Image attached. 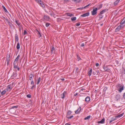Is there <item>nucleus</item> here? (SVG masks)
Segmentation results:
<instances>
[{"mask_svg": "<svg viewBox=\"0 0 125 125\" xmlns=\"http://www.w3.org/2000/svg\"><path fill=\"white\" fill-rule=\"evenodd\" d=\"M116 87L118 90L120 92H121L124 90V86L122 84H118Z\"/></svg>", "mask_w": 125, "mask_h": 125, "instance_id": "1", "label": "nucleus"}, {"mask_svg": "<svg viewBox=\"0 0 125 125\" xmlns=\"http://www.w3.org/2000/svg\"><path fill=\"white\" fill-rule=\"evenodd\" d=\"M97 10V9L96 8L93 9V11H92V15H94L96 13Z\"/></svg>", "mask_w": 125, "mask_h": 125, "instance_id": "2", "label": "nucleus"}, {"mask_svg": "<svg viewBox=\"0 0 125 125\" xmlns=\"http://www.w3.org/2000/svg\"><path fill=\"white\" fill-rule=\"evenodd\" d=\"M14 68L15 69H17L18 70L19 69V68L18 67V63H13Z\"/></svg>", "mask_w": 125, "mask_h": 125, "instance_id": "3", "label": "nucleus"}, {"mask_svg": "<svg viewBox=\"0 0 125 125\" xmlns=\"http://www.w3.org/2000/svg\"><path fill=\"white\" fill-rule=\"evenodd\" d=\"M121 29V27L120 26H118L115 29V32H117L119 31Z\"/></svg>", "mask_w": 125, "mask_h": 125, "instance_id": "4", "label": "nucleus"}, {"mask_svg": "<svg viewBox=\"0 0 125 125\" xmlns=\"http://www.w3.org/2000/svg\"><path fill=\"white\" fill-rule=\"evenodd\" d=\"M18 107V105L13 106L10 108V110L12 111L13 109L14 111H15L17 110V109Z\"/></svg>", "mask_w": 125, "mask_h": 125, "instance_id": "5", "label": "nucleus"}, {"mask_svg": "<svg viewBox=\"0 0 125 125\" xmlns=\"http://www.w3.org/2000/svg\"><path fill=\"white\" fill-rule=\"evenodd\" d=\"M105 119L104 118H103L100 121H98L97 122L98 124H104V123Z\"/></svg>", "mask_w": 125, "mask_h": 125, "instance_id": "6", "label": "nucleus"}, {"mask_svg": "<svg viewBox=\"0 0 125 125\" xmlns=\"http://www.w3.org/2000/svg\"><path fill=\"white\" fill-rule=\"evenodd\" d=\"M20 57V55H19L15 59L14 62L18 63V61Z\"/></svg>", "mask_w": 125, "mask_h": 125, "instance_id": "7", "label": "nucleus"}, {"mask_svg": "<svg viewBox=\"0 0 125 125\" xmlns=\"http://www.w3.org/2000/svg\"><path fill=\"white\" fill-rule=\"evenodd\" d=\"M116 116L114 117L111 118V120L110 121V123H111L113 121H115L116 120Z\"/></svg>", "mask_w": 125, "mask_h": 125, "instance_id": "8", "label": "nucleus"}, {"mask_svg": "<svg viewBox=\"0 0 125 125\" xmlns=\"http://www.w3.org/2000/svg\"><path fill=\"white\" fill-rule=\"evenodd\" d=\"M66 92L65 91H64L63 93L61 95V98L62 99H63L65 97V94H66Z\"/></svg>", "mask_w": 125, "mask_h": 125, "instance_id": "9", "label": "nucleus"}, {"mask_svg": "<svg viewBox=\"0 0 125 125\" xmlns=\"http://www.w3.org/2000/svg\"><path fill=\"white\" fill-rule=\"evenodd\" d=\"M89 14V12H87V13L83 14L81 15V16L83 17H85L88 16Z\"/></svg>", "mask_w": 125, "mask_h": 125, "instance_id": "10", "label": "nucleus"}, {"mask_svg": "<svg viewBox=\"0 0 125 125\" xmlns=\"http://www.w3.org/2000/svg\"><path fill=\"white\" fill-rule=\"evenodd\" d=\"M90 97L87 96L85 98V101L86 102H88L90 101Z\"/></svg>", "mask_w": 125, "mask_h": 125, "instance_id": "11", "label": "nucleus"}, {"mask_svg": "<svg viewBox=\"0 0 125 125\" xmlns=\"http://www.w3.org/2000/svg\"><path fill=\"white\" fill-rule=\"evenodd\" d=\"M44 19L46 20H48L50 19V17L48 16L45 15L44 16Z\"/></svg>", "mask_w": 125, "mask_h": 125, "instance_id": "12", "label": "nucleus"}, {"mask_svg": "<svg viewBox=\"0 0 125 125\" xmlns=\"http://www.w3.org/2000/svg\"><path fill=\"white\" fill-rule=\"evenodd\" d=\"M81 107H80L79 108H78L77 110L75 111V113L76 114H78L81 111Z\"/></svg>", "mask_w": 125, "mask_h": 125, "instance_id": "13", "label": "nucleus"}, {"mask_svg": "<svg viewBox=\"0 0 125 125\" xmlns=\"http://www.w3.org/2000/svg\"><path fill=\"white\" fill-rule=\"evenodd\" d=\"M103 68L105 71H108L109 70V69L108 67L105 65H104L103 66Z\"/></svg>", "mask_w": 125, "mask_h": 125, "instance_id": "14", "label": "nucleus"}, {"mask_svg": "<svg viewBox=\"0 0 125 125\" xmlns=\"http://www.w3.org/2000/svg\"><path fill=\"white\" fill-rule=\"evenodd\" d=\"M120 0H116L114 3V5L116 6L118 4Z\"/></svg>", "mask_w": 125, "mask_h": 125, "instance_id": "15", "label": "nucleus"}, {"mask_svg": "<svg viewBox=\"0 0 125 125\" xmlns=\"http://www.w3.org/2000/svg\"><path fill=\"white\" fill-rule=\"evenodd\" d=\"M11 88V85H8L6 88L7 90V91L10 90Z\"/></svg>", "mask_w": 125, "mask_h": 125, "instance_id": "16", "label": "nucleus"}, {"mask_svg": "<svg viewBox=\"0 0 125 125\" xmlns=\"http://www.w3.org/2000/svg\"><path fill=\"white\" fill-rule=\"evenodd\" d=\"M124 114V113H123L121 114L117 115V116H116V118H120Z\"/></svg>", "mask_w": 125, "mask_h": 125, "instance_id": "17", "label": "nucleus"}, {"mask_svg": "<svg viewBox=\"0 0 125 125\" xmlns=\"http://www.w3.org/2000/svg\"><path fill=\"white\" fill-rule=\"evenodd\" d=\"M92 69H91L88 72V75L89 76H90L92 74Z\"/></svg>", "mask_w": 125, "mask_h": 125, "instance_id": "18", "label": "nucleus"}, {"mask_svg": "<svg viewBox=\"0 0 125 125\" xmlns=\"http://www.w3.org/2000/svg\"><path fill=\"white\" fill-rule=\"evenodd\" d=\"M76 19V17H72L71 18V20L72 21H75Z\"/></svg>", "mask_w": 125, "mask_h": 125, "instance_id": "19", "label": "nucleus"}, {"mask_svg": "<svg viewBox=\"0 0 125 125\" xmlns=\"http://www.w3.org/2000/svg\"><path fill=\"white\" fill-rule=\"evenodd\" d=\"M106 10L104 9V10H103L102 11H101L100 12V14H102L104 13L106 11Z\"/></svg>", "mask_w": 125, "mask_h": 125, "instance_id": "20", "label": "nucleus"}, {"mask_svg": "<svg viewBox=\"0 0 125 125\" xmlns=\"http://www.w3.org/2000/svg\"><path fill=\"white\" fill-rule=\"evenodd\" d=\"M17 48L18 49H19L20 48V43L19 42H18L16 46Z\"/></svg>", "mask_w": 125, "mask_h": 125, "instance_id": "21", "label": "nucleus"}, {"mask_svg": "<svg viewBox=\"0 0 125 125\" xmlns=\"http://www.w3.org/2000/svg\"><path fill=\"white\" fill-rule=\"evenodd\" d=\"M33 76V75L32 73H31L29 75V79L31 80L32 79V77Z\"/></svg>", "mask_w": 125, "mask_h": 125, "instance_id": "22", "label": "nucleus"}, {"mask_svg": "<svg viewBox=\"0 0 125 125\" xmlns=\"http://www.w3.org/2000/svg\"><path fill=\"white\" fill-rule=\"evenodd\" d=\"M91 116L90 115L86 117L84 119L85 120L89 119L90 117Z\"/></svg>", "mask_w": 125, "mask_h": 125, "instance_id": "23", "label": "nucleus"}, {"mask_svg": "<svg viewBox=\"0 0 125 125\" xmlns=\"http://www.w3.org/2000/svg\"><path fill=\"white\" fill-rule=\"evenodd\" d=\"M2 8L3 9V10L5 12H7V10H6V8H5V7L4 6H2Z\"/></svg>", "mask_w": 125, "mask_h": 125, "instance_id": "24", "label": "nucleus"}, {"mask_svg": "<svg viewBox=\"0 0 125 125\" xmlns=\"http://www.w3.org/2000/svg\"><path fill=\"white\" fill-rule=\"evenodd\" d=\"M66 14L67 16L70 17L72 16L73 15L72 14L70 13H66Z\"/></svg>", "mask_w": 125, "mask_h": 125, "instance_id": "25", "label": "nucleus"}, {"mask_svg": "<svg viewBox=\"0 0 125 125\" xmlns=\"http://www.w3.org/2000/svg\"><path fill=\"white\" fill-rule=\"evenodd\" d=\"M55 50V48L54 47H52L51 49V52L52 53L53 52V53H54V51Z\"/></svg>", "mask_w": 125, "mask_h": 125, "instance_id": "26", "label": "nucleus"}, {"mask_svg": "<svg viewBox=\"0 0 125 125\" xmlns=\"http://www.w3.org/2000/svg\"><path fill=\"white\" fill-rule=\"evenodd\" d=\"M71 113L72 112L71 111L69 110L68 111V112L67 116H68V115H70L71 114Z\"/></svg>", "mask_w": 125, "mask_h": 125, "instance_id": "27", "label": "nucleus"}, {"mask_svg": "<svg viewBox=\"0 0 125 125\" xmlns=\"http://www.w3.org/2000/svg\"><path fill=\"white\" fill-rule=\"evenodd\" d=\"M40 80H41V78L40 77H39L38 78V80H37V84H39V83L40 82Z\"/></svg>", "mask_w": 125, "mask_h": 125, "instance_id": "28", "label": "nucleus"}, {"mask_svg": "<svg viewBox=\"0 0 125 125\" xmlns=\"http://www.w3.org/2000/svg\"><path fill=\"white\" fill-rule=\"evenodd\" d=\"M124 20L120 22V24L121 25H123L125 23V21L124 20Z\"/></svg>", "mask_w": 125, "mask_h": 125, "instance_id": "29", "label": "nucleus"}, {"mask_svg": "<svg viewBox=\"0 0 125 125\" xmlns=\"http://www.w3.org/2000/svg\"><path fill=\"white\" fill-rule=\"evenodd\" d=\"M6 92V91L5 90H4L1 93V95H3Z\"/></svg>", "mask_w": 125, "mask_h": 125, "instance_id": "30", "label": "nucleus"}, {"mask_svg": "<svg viewBox=\"0 0 125 125\" xmlns=\"http://www.w3.org/2000/svg\"><path fill=\"white\" fill-rule=\"evenodd\" d=\"M73 117V115H71L70 116H69L67 117V118L68 119H70Z\"/></svg>", "mask_w": 125, "mask_h": 125, "instance_id": "31", "label": "nucleus"}, {"mask_svg": "<svg viewBox=\"0 0 125 125\" xmlns=\"http://www.w3.org/2000/svg\"><path fill=\"white\" fill-rule=\"evenodd\" d=\"M119 26H121V29H123L124 28V27L125 26V25H121L120 24V25H119Z\"/></svg>", "mask_w": 125, "mask_h": 125, "instance_id": "32", "label": "nucleus"}, {"mask_svg": "<svg viewBox=\"0 0 125 125\" xmlns=\"http://www.w3.org/2000/svg\"><path fill=\"white\" fill-rule=\"evenodd\" d=\"M27 96L29 98H30L31 97V95L30 94H28L27 95Z\"/></svg>", "mask_w": 125, "mask_h": 125, "instance_id": "33", "label": "nucleus"}, {"mask_svg": "<svg viewBox=\"0 0 125 125\" xmlns=\"http://www.w3.org/2000/svg\"><path fill=\"white\" fill-rule=\"evenodd\" d=\"M90 5V4H88V5H86L84 7H82V8H86L88 6H89Z\"/></svg>", "mask_w": 125, "mask_h": 125, "instance_id": "34", "label": "nucleus"}, {"mask_svg": "<svg viewBox=\"0 0 125 125\" xmlns=\"http://www.w3.org/2000/svg\"><path fill=\"white\" fill-rule=\"evenodd\" d=\"M31 85H34V82L32 80L31 81Z\"/></svg>", "mask_w": 125, "mask_h": 125, "instance_id": "35", "label": "nucleus"}, {"mask_svg": "<svg viewBox=\"0 0 125 125\" xmlns=\"http://www.w3.org/2000/svg\"><path fill=\"white\" fill-rule=\"evenodd\" d=\"M50 24L48 23H46V26L47 27H48V26Z\"/></svg>", "mask_w": 125, "mask_h": 125, "instance_id": "36", "label": "nucleus"}, {"mask_svg": "<svg viewBox=\"0 0 125 125\" xmlns=\"http://www.w3.org/2000/svg\"><path fill=\"white\" fill-rule=\"evenodd\" d=\"M27 32L26 30H24L23 33V34L24 35L26 34Z\"/></svg>", "mask_w": 125, "mask_h": 125, "instance_id": "37", "label": "nucleus"}, {"mask_svg": "<svg viewBox=\"0 0 125 125\" xmlns=\"http://www.w3.org/2000/svg\"><path fill=\"white\" fill-rule=\"evenodd\" d=\"M43 7H45V5H44L42 3H41V4H40Z\"/></svg>", "mask_w": 125, "mask_h": 125, "instance_id": "38", "label": "nucleus"}, {"mask_svg": "<svg viewBox=\"0 0 125 125\" xmlns=\"http://www.w3.org/2000/svg\"><path fill=\"white\" fill-rule=\"evenodd\" d=\"M103 16H102L101 14H99V17L100 18H102L103 17Z\"/></svg>", "mask_w": 125, "mask_h": 125, "instance_id": "39", "label": "nucleus"}, {"mask_svg": "<svg viewBox=\"0 0 125 125\" xmlns=\"http://www.w3.org/2000/svg\"><path fill=\"white\" fill-rule=\"evenodd\" d=\"M80 25V23H77L76 24V25L77 26H79Z\"/></svg>", "mask_w": 125, "mask_h": 125, "instance_id": "40", "label": "nucleus"}, {"mask_svg": "<svg viewBox=\"0 0 125 125\" xmlns=\"http://www.w3.org/2000/svg\"><path fill=\"white\" fill-rule=\"evenodd\" d=\"M15 36H16V35H15ZM15 37H16V40L17 39V41H18V36H15Z\"/></svg>", "mask_w": 125, "mask_h": 125, "instance_id": "41", "label": "nucleus"}, {"mask_svg": "<svg viewBox=\"0 0 125 125\" xmlns=\"http://www.w3.org/2000/svg\"><path fill=\"white\" fill-rule=\"evenodd\" d=\"M95 65L97 67L99 65V63H96L95 64Z\"/></svg>", "mask_w": 125, "mask_h": 125, "instance_id": "42", "label": "nucleus"}, {"mask_svg": "<svg viewBox=\"0 0 125 125\" xmlns=\"http://www.w3.org/2000/svg\"><path fill=\"white\" fill-rule=\"evenodd\" d=\"M81 47H83L84 46V44L83 43H82L81 45Z\"/></svg>", "mask_w": 125, "mask_h": 125, "instance_id": "43", "label": "nucleus"}, {"mask_svg": "<svg viewBox=\"0 0 125 125\" xmlns=\"http://www.w3.org/2000/svg\"><path fill=\"white\" fill-rule=\"evenodd\" d=\"M77 58L78 60H79L80 59V58L78 56H77Z\"/></svg>", "mask_w": 125, "mask_h": 125, "instance_id": "44", "label": "nucleus"}, {"mask_svg": "<svg viewBox=\"0 0 125 125\" xmlns=\"http://www.w3.org/2000/svg\"><path fill=\"white\" fill-rule=\"evenodd\" d=\"M38 0V1L39 3L40 4H41V3H42V1H41V0Z\"/></svg>", "mask_w": 125, "mask_h": 125, "instance_id": "45", "label": "nucleus"}, {"mask_svg": "<svg viewBox=\"0 0 125 125\" xmlns=\"http://www.w3.org/2000/svg\"><path fill=\"white\" fill-rule=\"evenodd\" d=\"M38 0V1L39 3L40 4H41V3H42V1H41V0Z\"/></svg>", "mask_w": 125, "mask_h": 125, "instance_id": "46", "label": "nucleus"}, {"mask_svg": "<svg viewBox=\"0 0 125 125\" xmlns=\"http://www.w3.org/2000/svg\"><path fill=\"white\" fill-rule=\"evenodd\" d=\"M53 12H51L50 14V15L51 16H53Z\"/></svg>", "mask_w": 125, "mask_h": 125, "instance_id": "47", "label": "nucleus"}, {"mask_svg": "<svg viewBox=\"0 0 125 125\" xmlns=\"http://www.w3.org/2000/svg\"><path fill=\"white\" fill-rule=\"evenodd\" d=\"M37 31L38 32L39 34V35H40V37H41V34L40 32L38 31Z\"/></svg>", "mask_w": 125, "mask_h": 125, "instance_id": "48", "label": "nucleus"}, {"mask_svg": "<svg viewBox=\"0 0 125 125\" xmlns=\"http://www.w3.org/2000/svg\"><path fill=\"white\" fill-rule=\"evenodd\" d=\"M123 98L125 99V92L124 93L123 95Z\"/></svg>", "mask_w": 125, "mask_h": 125, "instance_id": "49", "label": "nucleus"}, {"mask_svg": "<svg viewBox=\"0 0 125 125\" xmlns=\"http://www.w3.org/2000/svg\"><path fill=\"white\" fill-rule=\"evenodd\" d=\"M6 21L7 23H9V20L8 19H6Z\"/></svg>", "mask_w": 125, "mask_h": 125, "instance_id": "50", "label": "nucleus"}, {"mask_svg": "<svg viewBox=\"0 0 125 125\" xmlns=\"http://www.w3.org/2000/svg\"><path fill=\"white\" fill-rule=\"evenodd\" d=\"M16 22L17 24H18V25H19V24L18 23V22L17 21H16Z\"/></svg>", "mask_w": 125, "mask_h": 125, "instance_id": "51", "label": "nucleus"}, {"mask_svg": "<svg viewBox=\"0 0 125 125\" xmlns=\"http://www.w3.org/2000/svg\"><path fill=\"white\" fill-rule=\"evenodd\" d=\"M34 86V85H33L32 87H31V89H33Z\"/></svg>", "mask_w": 125, "mask_h": 125, "instance_id": "52", "label": "nucleus"}, {"mask_svg": "<svg viewBox=\"0 0 125 125\" xmlns=\"http://www.w3.org/2000/svg\"><path fill=\"white\" fill-rule=\"evenodd\" d=\"M78 68H76V71H77L78 70Z\"/></svg>", "mask_w": 125, "mask_h": 125, "instance_id": "53", "label": "nucleus"}, {"mask_svg": "<svg viewBox=\"0 0 125 125\" xmlns=\"http://www.w3.org/2000/svg\"><path fill=\"white\" fill-rule=\"evenodd\" d=\"M61 80H62V81H63L64 80V78H62L61 79Z\"/></svg>", "mask_w": 125, "mask_h": 125, "instance_id": "54", "label": "nucleus"}, {"mask_svg": "<svg viewBox=\"0 0 125 125\" xmlns=\"http://www.w3.org/2000/svg\"><path fill=\"white\" fill-rule=\"evenodd\" d=\"M84 90V89L82 88V89H81L80 90L81 91H83Z\"/></svg>", "mask_w": 125, "mask_h": 125, "instance_id": "55", "label": "nucleus"}, {"mask_svg": "<svg viewBox=\"0 0 125 125\" xmlns=\"http://www.w3.org/2000/svg\"><path fill=\"white\" fill-rule=\"evenodd\" d=\"M65 125H70V124H66Z\"/></svg>", "mask_w": 125, "mask_h": 125, "instance_id": "56", "label": "nucleus"}, {"mask_svg": "<svg viewBox=\"0 0 125 125\" xmlns=\"http://www.w3.org/2000/svg\"><path fill=\"white\" fill-rule=\"evenodd\" d=\"M83 9L82 8H78V9Z\"/></svg>", "mask_w": 125, "mask_h": 125, "instance_id": "57", "label": "nucleus"}, {"mask_svg": "<svg viewBox=\"0 0 125 125\" xmlns=\"http://www.w3.org/2000/svg\"><path fill=\"white\" fill-rule=\"evenodd\" d=\"M124 74H125V69L124 70Z\"/></svg>", "mask_w": 125, "mask_h": 125, "instance_id": "58", "label": "nucleus"}, {"mask_svg": "<svg viewBox=\"0 0 125 125\" xmlns=\"http://www.w3.org/2000/svg\"><path fill=\"white\" fill-rule=\"evenodd\" d=\"M77 94V93H76V94H75L74 95V96H76V95Z\"/></svg>", "mask_w": 125, "mask_h": 125, "instance_id": "59", "label": "nucleus"}, {"mask_svg": "<svg viewBox=\"0 0 125 125\" xmlns=\"http://www.w3.org/2000/svg\"><path fill=\"white\" fill-rule=\"evenodd\" d=\"M103 25V23H102V24H101V26H102Z\"/></svg>", "mask_w": 125, "mask_h": 125, "instance_id": "60", "label": "nucleus"}, {"mask_svg": "<svg viewBox=\"0 0 125 125\" xmlns=\"http://www.w3.org/2000/svg\"><path fill=\"white\" fill-rule=\"evenodd\" d=\"M124 19H125L124 21H125V18Z\"/></svg>", "mask_w": 125, "mask_h": 125, "instance_id": "61", "label": "nucleus"}, {"mask_svg": "<svg viewBox=\"0 0 125 125\" xmlns=\"http://www.w3.org/2000/svg\"><path fill=\"white\" fill-rule=\"evenodd\" d=\"M118 96L116 95V97H117Z\"/></svg>", "mask_w": 125, "mask_h": 125, "instance_id": "62", "label": "nucleus"}, {"mask_svg": "<svg viewBox=\"0 0 125 125\" xmlns=\"http://www.w3.org/2000/svg\"><path fill=\"white\" fill-rule=\"evenodd\" d=\"M16 73H15V74H16Z\"/></svg>", "mask_w": 125, "mask_h": 125, "instance_id": "63", "label": "nucleus"}]
</instances>
